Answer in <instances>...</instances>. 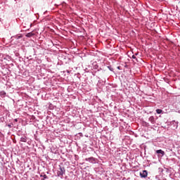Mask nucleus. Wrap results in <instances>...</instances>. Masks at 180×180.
Returning a JSON list of instances; mask_svg holds the SVG:
<instances>
[{
	"mask_svg": "<svg viewBox=\"0 0 180 180\" xmlns=\"http://www.w3.org/2000/svg\"><path fill=\"white\" fill-rule=\"evenodd\" d=\"M64 175H65V168L64 167H61V165H59V169L57 172V176L63 178Z\"/></svg>",
	"mask_w": 180,
	"mask_h": 180,
	"instance_id": "nucleus-1",
	"label": "nucleus"
},
{
	"mask_svg": "<svg viewBox=\"0 0 180 180\" xmlns=\"http://www.w3.org/2000/svg\"><path fill=\"white\" fill-rule=\"evenodd\" d=\"M148 175V172L147 170H143L140 172L141 178H147Z\"/></svg>",
	"mask_w": 180,
	"mask_h": 180,
	"instance_id": "nucleus-2",
	"label": "nucleus"
},
{
	"mask_svg": "<svg viewBox=\"0 0 180 180\" xmlns=\"http://www.w3.org/2000/svg\"><path fill=\"white\" fill-rule=\"evenodd\" d=\"M156 154H158V155L160 157H164V155H165V152H164V150L160 149V150H157L155 151Z\"/></svg>",
	"mask_w": 180,
	"mask_h": 180,
	"instance_id": "nucleus-3",
	"label": "nucleus"
},
{
	"mask_svg": "<svg viewBox=\"0 0 180 180\" xmlns=\"http://www.w3.org/2000/svg\"><path fill=\"white\" fill-rule=\"evenodd\" d=\"M0 96L1 98H5L6 96V92L4 91H0Z\"/></svg>",
	"mask_w": 180,
	"mask_h": 180,
	"instance_id": "nucleus-4",
	"label": "nucleus"
},
{
	"mask_svg": "<svg viewBox=\"0 0 180 180\" xmlns=\"http://www.w3.org/2000/svg\"><path fill=\"white\" fill-rule=\"evenodd\" d=\"M20 141L22 143H26V141H27V138L26 136H22L20 138Z\"/></svg>",
	"mask_w": 180,
	"mask_h": 180,
	"instance_id": "nucleus-5",
	"label": "nucleus"
},
{
	"mask_svg": "<svg viewBox=\"0 0 180 180\" xmlns=\"http://www.w3.org/2000/svg\"><path fill=\"white\" fill-rule=\"evenodd\" d=\"M25 36L26 37H32V36H34V34L32 32H29Z\"/></svg>",
	"mask_w": 180,
	"mask_h": 180,
	"instance_id": "nucleus-6",
	"label": "nucleus"
},
{
	"mask_svg": "<svg viewBox=\"0 0 180 180\" xmlns=\"http://www.w3.org/2000/svg\"><path fill=\"white\" fill-rule=\"evenodd\" d=\"M40 176H41V178H42L41 180H45V179H47V178H48L47 175H46V174H41Z\"/></svg>",
	"mask_w": 180,
	"mask_h": 180,
	"instance_id": "nucleus-7",
	"label": "nucleus"
},
{
	"mask_svg": "<svg viewBox=\"0 0 180 180\" xmlns=\"http://www.w3.org/2000/svg\"><path fill=\"white\" fill-rule=\"evenodd\" d=\"M156 113H158V115H161V113H162V110L157 109L156 110Z\"/></svg>",
	"mask_w": 180,
	"mask_h": 180,
	"instance_id": "nucleus-8",
	"label": "nucleus"
},
{
	"mask_svg": "<svg viewBox=\"0 0 180 180\" xmlns=\"http://www.w3.org/2000/svg\"><path fill=\"white\" fill-rule=\"evenodd\" d=\"M149 122H151V123L154 124V117L153 116L149 117Z\"/></svg>",
	"mask_w": 180,
	"mask_h": 180,
	"instance_id": "nucleus-9",
	"label": "nucleus"
},
{
	"mask_svg": "<svg viewBox=\"0 0 180 180\" xmlns=\"http://www.w3.org/2000/svg\"><path fill=\"white\" fill-rule=\"evenodd\" d=\"M4 60H6L7 61H11V56H6L4 57Z\"/></svg>",
	"mask_w": 180,
	"mask_h": 180,
	"instance_id": "nucleus-10",
	"label": "nucleus"
},
{
	"mask_svg": "<svg viewBox=\"0 0 180 180\" xmlns=\"http://www.w3.org/2000/svg\"><path fill=\"white\" fill-rule=\"evenodd\" d=\"M107 68H108V70H109L110 71H112V72H113L114 69H113V68H112L110 65L108 66Z\"/></svg>",
	"mask_w": 180,
	"mask_h": 180,
	"instance_id": "nucleus-11",
	"label": "nucleus"
},
{
	"mask_svg": "<svg viewBox=\"0 0 180 180\" xmlns=\"http://www.w3.org/2000/svg\"><path fill=\"white\" fill-rule=\"evenodd\" d=\"M17 40H19V39H22V35L20 36H15L14 37Z\"/></svg>",
	"mask_w": 180,
	"mask_h": 180,
	"instance_id": "nucleus-12",
	"label": "nucleus"
},
{
	"mask_svg": "<svg viewBox=\"0 0 180 180\" xmlns=\"http://www.w3.org/2000/svg\"><path fill=\"white\" fill-rule=\"evenodd\" d=\"M92 160H94V158H89L88 159H86L87 161H92Z\"/></svg>",
	"mask_w": 180,
	"mask_h": 180,
	"instance_id": "nucleus-13",
	"label": "nucleus"
},
{
	"mask_svg": "<svg viewBox=\"0 0 180 180\" xmlns=\"http://www.w3.org/2000/svg\"><path fill=\"white\" fill-rule=\"evenodd\" d=\"M132 58H133L134 60H137V58H136V55H133V56H132Z\"/></svg>",
	"mask_w": 180,
	"mask_h": 180,
	"instance_id": "nucleus-14",
	"label": "nucleus"
},
{
	"mask_svg": "<svg viewBox=\"0 0 180 180\" xmlns=\"http://www.w3.org/2000/svg\"><path fill=\"white\" fill-rule=\"evenodd\" d=\"M15 122H18V119H15Z\"/></svg>",
	"mask_w": 180,
	"mask_h": 180,
	"instance_id": "nucleus-15",
	"label": "nucleus"
},
{
	"mask_svg": "<svg viewBox=\"0 0 180 180\" xmlns=\"http://www.w3.org/2000/svg\"><path fill=\"white\" fill-rule=\"evenodd\" d=\"M32 24L31 23V24H30V27H32Z\"/></svg>",
	"mask_w": 180,
	"mask_h": 180,
	"instance_id": "nucleus-16",
	"label": "nucleus"
},
{
	"mask_svg": "<svg viewBox=\"0 0 180 180\" xmlns=\"http://www.w3.org/2000/svg\"><path fill=\"white\" fill-rule=\"evenodd\" d=\"M139 53H135V56H138Z\"/></svg>",
	"mask_w": 180,
	"mask_h": 180,
	"instance_id": "nucleus-17",
	"label": "nucleus"
},
{
	"mask_svg": "<svg viewBox=\"0 0 180 180\" xmlns=\"http://www.w3.org/2000/svg\"><path fill=\"white\" fill-rule=\"evenodd\" d=\"M176 127H178V125H176Z\"/></svg>",
	"mask_w": 180,
	"mask_h": 180,
	"instance_id": "nucleus-18",
	"label": "nucleus"
}]
</instances>
